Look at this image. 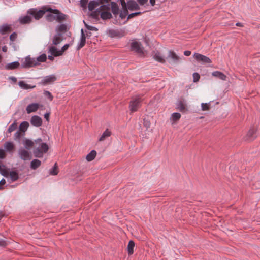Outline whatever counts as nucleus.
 <instances>
[{
	"label": "nucleus",
	"instance_id": "f257e3e1",
	"mask_svg": "<svg viewBox=\"0 0 260 260\" xmlns=\"http://www.w3.org/2000/svg\"><path fill=\"white\" fill-rule=\"evenodd\" d=\"M48 146L45 143H43L41 139L35 140V145L33 153L35 157L41 158L43 154L48 150Z\"/></svg>",
	"mask_w": 260,
	"mask_h": 260
},
{
	"label": "nucleus",
	"instance_id": "f03ea898",
	"mask_svg": "<svg viewBox=\"0 0 260 260\" xmlns=\"http://www.w3.org/2000/svg\"><path fill=\"white\" fill-rule=\"evenodd\" d=\"M46 11L51 13L50 14H47L46 16V19L49 21H52L56 20L58 22H60L66 19V15L61 13L57 9H52L50 8H47Z\"/></svg>",
	"mask_w": 260,
	"mask_h": 260
},
{
	"label": "nucleus",
	"instance_id": "7ed1b4c3",
	"mask_svg": "<svg viewBox=\"0 0 260 260\" xmlns=\"http://www.w3.org/2000/svg\"><path fill=\"white\" fill-rule=\"evenodd\" d=\"M142 99L139 95L136 96L132 99L129 102V108L132 113L137 111L141 106Z\"/></svg>",
	"mask_w": 260,
	"mask_h": 260
},
{
	"label": "nucleus",
	"instance_id": "20e7f679",
	"mask_svg": "<svg viewBox=\"0 0 260 260\" xmlns=\"http://www.w3.org/2000/svg\"><path fill=\"white\" fill-rule=\"evenodd\" d=\"M131 47L132 50L135 51L139 55L142 56L145 54V51L141 43L137 41H134L131 43Z\"/></svg>",
	"mask_w": 260,
	"mask_h": 260
},
{
	"label": "nucleus",
	"instance_id": "39448f33",
	"mask_svg": "<svg viewBox=\"0 0 260 260\" xmlns=\"http://www.w3.org/2000/svg\"><path fill=\"white\" fill-rule=\"evenodd\" d=\"M180 60V57L173 51L170 50L168 52L166 60L170 64H177Z\"/></svg>",
	"mask_w": 260,
	"mask_h": 260
},
{
	"label": "nucleus",
	"instance_id": "423d86ee",
	"mask_svg": "<svg viewBox=\"0 0 260 260\" xmlns=\"http://www.w3.org/2000/svg\"><path fill=\"white\" fill-rule=\"evenodd\" d=\"M69 47V44H65L62 47L61 50L58 51L55 47L51 46L49 48V52L54 56H59L62 55L63 53L68 49Z\"/></svg>",
	"mask_w": 260,
	"mask_h": 260
},
{
	"label": "nucleus",
	"instance_id": "0eeeda50",
	"mask_svg": "<svg viewBox=\"0 0 260 260\" xmlns=\"http://www.w3.org/2000/svg\"><path fill=\"white\" fill-rule=\"evenodd\" d=\"M109 10V7L106 5H102L100 6L99 11H103L101 13V17L103 20L110 19L112 17L111 13L108 11Z\"/></svg>",
	"mask_w": 260,
	"mask_h": 260
},
{
	"label": "nucleus",
	"instance_id": "6e6552de",
	"mask_svg": "<svg viewBox=\"0 0 260 260\" xmlns=\"http://www.w3.org/2000/svg\"><path fill=\"white\" fill-rule=\"evenodd\" d=\"M47 9V7H45L39 11H37L36 9H30L28 13L33 16L36 19L38 20L47 12L46 11Z\"/></svg>",
	"mask_w": 260,
	"mask_h": 260
},
{
	"label": "nucleus",
	"instance_id": "1a4fd4ad",
	"mask_svg": "<svg viewBox=\"0 0 260 260\" xmlns=\"http://www.w3.org/2000/svg\"><path fill=\"white\" fill-rule=\"evenodd\" d=\"M18 154L20 158L23 160H30L31 158L30 152L24 148H20L19 149Z\"/></svg>",
	"mask_w": 260,
	"mask_h": 260
},
{
	"label": "nucleus",
	"instance_id": "9d476101",
	"mask_svg": "<svg viewBox=\"0 0 260 260\" xmlns=\"http://www.w3.org/2000/svg\"><path fill=\"white\" fill-rule=\"evenodd\" d=\"M37 65V60L36 59V58H31L30 57H26L22 64V67L24 68H30Z\"/></svg>",
	"mask_w": 260,
	"mask_h": 260
},
{
	"label": "nucleus",
	"instance_id": "9b49d317",
	"mask_svg": "<svg viewBox=\"0 0 260 260\" xmlns=\"http://www.w3.org/2000/svg\"><path fill=\"white\" fill-rule=\"evenodd\" d=\"M193 57L197 61H201L203 63H210L211 62V60L209 57L199 53H194L193 55Z\"/></svg>",
	"mask_w": 260,
	"mask_h": 260
},
{
	"label": "nucleus",
	"instance_id": "f8f14e48",
	"mask_svg": "<svg viewBox=\"0 0 260 260\" xmlns=\"http://www.w3.org/2000/svg\"><path fill=\"white\" fill-rule=\"evenodd\" d=\"M30 123L34 126L38 127L42 124V119L37 115L33 116L30 119Z\"/></svg>",
	"mask_w": 260,
	"mask_h": 260
},
{
	"label": "nucleus",
	"instance_id": "ddd939ff",
	"mask_svg": "<svg viewBox=\"0 0 260 260\" xmlns=\"http://www.w3.org/2000/svg\"><path fill=\"white\" fill-rule=\"evenodd\" d=\"M56 80V77L53 75H49L46 76L42 81L41 83L43 85H46L48 84L52 83L55 81Z\"/></svg>",
	"mask_w": 260,
	"mask_h": 260
},
{
	"label": "nucleus",
	"instance_id": "4468645a",
	"mask_svg": "<svg viewBox=\"0 0 260 260\" xmlns=\"http://www.w3.org/2000/svg\"><path fill=\"white\" fill-rule=\"evenodd\" d=\"M109 0H100V2L96 1H91L88 4V8L89 10L92 11L96 7H98L100 4H103L104 3H108Z\"/></svg>",
	"mask_w": 260,
	"mask_h": 260
},
{
	"label": "nucleus",
	"instance_id": "2eb2a0df",
	"mask_svg": "<svg viewBox=\"0 0 260 260\" xmlns=\"http://www.w3.org/2000/svg\"><path fill=\"white\" fill-rule=\"evenodd\" d=\"M39 106L40 105L38 103H32L29 104L26 107V112L28 114L36 112L39 108Z\"/></svg>",
	"mask_w": 260,
	"mask_h": 260
},
{
	"label": "nucleus",
	"instance_id": "dca6fc26",
	"mask_svg": "<svg viewBox=\"0 0 260 260\" xmlns=\"http://www.w3.org/2000/svg\"><path fill=\"white\" fill-rule=\"evenodd\" d=\"M127 8L130 10H138L140 7L136 2L133 0L129 1L127 4Z\"/></svg>",
	"mask_w": 260,
	"mask_h": 260
},
{
	"label": "nucleus",
	"instance_id": "f3484780",
	"mask_svg": "<svg viewBox=\"0 0 260 260\" xmlns=\"http://www.w3.org/2000/svg\"><path fill=\"white\" fill-rule=\"evenodd\" d=\"M177 109L181 112L187 111V106L184 100H180L177 104Z\"/></svg>",
	"mask_w": 260,
	"mask_h": 260
},
{
	"label": "nucleus",
	"instance_id": "a211bd4d",
	"mask_svg": "<svg viewBox=\"0 0 260 260\" xmlns=\"http://www.w3.org/2000/svg\"><path fill=\"white\" fill-rule=\"evenodd\" d=\"M23 145L26 149L29 150L35 145V141L34 142L29 139H25L23 142Z\"/></svg>",
	"mask_w": 260,
	"mask_h": 260
},
{
	"label": "nucleus",
	"instance_id": "6ab92c4d",
	"mask_svg": "<svg viewBox=\"0 0 260 260\" xmlns=\"http://www.w3.org/2000/svg\"><path fill=\"white\" fill-rule=\"evenodd\" d=\"M153 58L155 60L161 63H165L166 59H165L161 53L158 51L154 52L153 55Z\"/></svg>",
	"mask_w": 260,
	"mask_h": 260
},
{
	"label": "nucleus",
	"instance_id": "aec40b11",
	"mask_svg": "<svg viewBox=\"0 0 260 260\" xmlns=\"http://www.w3.org/2000/svg\"><path fill=\"white\" fill-rule=\"evenodd\" d=\"M62 40V35L61 33L57 32L56 35H55L53 39L52 42L54 45H57L59 44L61 41Z\"/></svg>",
	"mask_w": 260,
	"mask_h": 260
},
{
	"label": "nucleus",
	"instance_id": "412c9836",
	"mask_svg": "<svg viewBox=\"0 0 260 260\" xmlns=\"http://www.w3.org/2000/svg\"><path fill=\"white\" fill-rule=\"evenodd\" d=\"M212 76L216 77L222 80L225 81L226 80V76L221 72L214 71L212 73Z\"/></svg>",
	"mask_w": 260,
	"mask_h": 260
},
{
	"label": "nucleus",
	"instance_id": "4be33fe9",
	"mask_svg": "<svg viewBox=\"0 0 260 260\" xmlns=\"http://www.w3.org/2000/svg\"><path fill=\"white\" fill-rule=\"evenodd\" d=\"M11 28L10 25L6 24L0 26V32L4 35L11 31Z\"/></svg>",
	"mask_w": 260,
	"mask_h": 260
},
{
	"label": "nucleus",
	"instance_id": "5701e85b",
	"mask_svg": "<svg viewBox=\"0 0 260 260\" xmlns=\"http://www.w3.org/2000/svg\"><path fill=\"white\" fill-rule=\"evenodd\" d=\"M19 86L22 89H33L36 86H31L30 85H29L28 84H26L24 81H20L18 82Z\"/></svg>",
	"mask_w": 260,
	"mask_h": 260
},
{
	"label": "nucleus",
	"instance_id": "b1692460",
	"mask_svg": "<svg viewBox=\"0 0 260 260\" xmlns=\"http://www.w3.org/2000/svg\"><path fill=\"white\" fill-rule=\"evenodd\" d=\"M81 37L80 40V42L78 46V49H81L82 48L85 44V41H86V37L84 33L83 30L81 29Z\"/></svg>",
	"mask_w": 260,
	"mask_h": 260
},
{
	"label": "nucleus",
	"instance_id": "393cba45",
	"mask_svg": "<svg viewBox=\"0 0 260 260\" xmlns=\"http://www.w3.org/2000/svg\"><path fill=\"white\" fill-rule=\"evenodd\" d=\"M181 118V114L179 113H173L172 114L170 120L173 122V124L178 121Z\"/></svg>",
	"mask_w": 260,
	"mask_h": 260
},
{
	"label": "nucleus",
	"instance_id": "a878e982",
	"mask_svg": "<svg viewBox=\"0 0 260 260\" xmlns=\"http://www.w3.org/2000/svg\"><path fill=\"white\" fill-rule=\"evenodd\" d=\"M4 148L7 151L11 152L14 150L15 146L12 142H7L4 144Z\"/></svg>",
	"mask_w": 260,
	"mask_h": 260
},
{
	"label": "nucleus",
	"instance_id": "bb28decb",
	"mask_svg": "<svg viewBox=\"0 0 260 260\" xmlns=\"http://www.w3.org/2000/svg\"><path fill=\"white\" fill-rule=\"evenodd\" d=\"M29 127V123L27 121L22 122L19 128V130L23 133H24Z\"/></svg>",
	"mask_w": 260,
	"mask_h": 260
},
{
	"label": "nucleus",
	"instance_id": "cd10ccee",
	"mask_svg": "<svg viewBox=\"0 0 260 260\" xmlns=\"http://www.w3.org/2000/svg\"><path fill=\"white\" fill-rule=\"evenodd\" d=\"M19 65L20 64L18 62L15 61L7 64L6 68L8 70H13L17 68Z\"/></svg>",
	"mask_w": 260,
	"mask_h": 260
},
{
	"label": "nucleus",
	"instance_id": "c85d7f7f",
	"mask_svg": "<svg viewBox=\"0 0 260 260\" xmlns=\"http://www.w3.org/2000/svg\"><path fill=\"white\" fill-rule=\"evenodd\" d=\"M41 162L38 159H34L30 164V167L32 169L35 170L40 166Z\"/></svg>",
	"mask_w": 260,
	"mask_h": 260
},
{
	"label": "nucleus",
	"instance_id": "c756f323",
	"mask_svg": "<svg viewBox=\"0 0 260 260\" xmlns=\"http://www.w3.org/2000/svg\"><path fill=\"white\" fill-rule=\"evenodd\" d=\"M135 247V243L133 241L131 240L127 245V250L129 255H131L134 252V248Z\"/></svg>",
	"mask_w": 260,
	"mask_h": 260
},
{
	"label": "nucleus",
	"instance_id": "7c9ffc66",
	"mask_svg": "<svg viewBox=\"0 0 260 260\" xmlns=\"http://www.w3.org/2000/svg\"><path fill=\"white\" fill-rule=\"evenodd\" d=\"M96 155V152L92 150L86 156V159L88 161H92L95 158Z\"/></svg>",
	"mask_w": 260,
	"mask_h": 260
},
{
	"label": "nucleus",
	"instance_id": "2f4dec72",
	"mask_svg": "<svg viewBox=\"0 0 260 260\" xmlns=\"http://www.w3.org/2000/svg\"><path fill=\"white\" fill-rule=\"evenodd\" d=\"M9 176L13 181H16L18 178V175L16 172L9 171V174L7 177Z\"/></svg>",
	"mask_w": 260,
	"mask_h": 260
},
{
	"label": "nucleus",
	"instance_id": "473e14b6",
	"mask_svg": "<svg viewBox=\"0 0 260 260\" xmlns=\"http://www.w3.org/2000/svg\"><path fill=\"white\" fill-rule=\"evenodd\" d=\"M111 132L108 129H106L104 132L102 136L99 139L100 141H104L106 138L109 137L111 135Z\"/></svg>",
	"mask_w": 260,
	"mask_h": 260
},
{
	"label": "nucleus",
	"instance_id": "72a5a7b5",
	"mask_svg": "<svg viewBox=\"0 0 260 260\" xmlns=\"http://www.w3.org/2000/svg\"><path fill=\"white\" fill-rule=\"evenodd\" d=\"M47 56L45 54H43L38 57L36 58V59L37 60L38 65L39 64L40 62H44L46 60Z\"/></svg>",
	"mask_w": 260,
	"mask_h": 260
},
{
	"label": "nucleus",
	"instance_id": "f704fd0d",
	"mask_svg": "<svg viewBox=\"0 0 260 260\" xmlns=\"http://www.w3.org/2000/svg\"><path fill=\"white\" fill-rule=\"evenodd\" d=\"M31 21V17L29 16H24L20 19V23L22 24H26L30 22Z\"/></svg>",
	"mask_w": 260,
	"mask_h": 260
},
{
	"label": "nucleus",
	"instance_id": "c9c22d12",
	"mask_svg": "<svg viewBox=\"0 0 260 260\" xmlns=\"http://www.w3.org/2000/svg\"><path fill=\"white\" fill-rule=\"evenodd\" d=\"M255 133V130L254 128L251 129L249 131L247 134V137L249 138V140L251 141L254 139L255 137L254 136Z\"/></svg>",
	"mask_w": 260,
	"mask_h": 260
},
{
	"label": "nucleus",
	"instance_id": "e433bc0d",
	"mask_svg": "<svg viewBox=\"0 0 260 260\" xmlns=\"http://www.w3.org/2000/svg\"><path fill=\"white\" fill-rule=\"evenodd\" d=\"M66 30H67L66 25L64 24H61L58 27V28L57 29V32H59V33L61 34V32H66Z\"/></svg>",
	"mask_w": 260,
	"mask_h": 260
},
{
	"label": "nucleus",
	"instance_id": "4c0bfd02",
	"mask_svg": "<svg viewBox=\"0 0 260 260\" xmlns=\"http://www.w3.org/2000/svg\"><path fill=\"white\" fill-rule=\"evenodd\" d=\"M17 127V123L16 121H14L9 127L8 132L11 133L15 131Z\"/></svg>",
	"mask_w": 260,
	"mask_h": 260
},
{
	"label": "nucleus",
	"instance_id": "58836bf2",
	"mask_svg": "<svg viewBox=\"0 0 260 260\" xmlns=\"http://www.w3.org/2000/svg\"><path fill=\"white\" fill-rule=\"evenodd\" d=\"M0 173L2 175L7 177L9 174V170L2 167V166L0 165Z\"/></svg>",
	"mask_w": 260,
	"mask_h": 260
},
{
	"label": "nucleus",
	"instance_id": "ea45409f",
	"mask_svg": "<svg viewBox=\"0 0 260 260\" xmlns=\"http://www.w3.org/2000/svg\"><path fill=\"white\" fill-rule=\"evenodd\" d=\"M50 173L52 175H56L58 174L57 166L56 163L55 164L54 167L51 169Z\"/></svg>",
	"mask_w": 260,
	"mask_h": 260
},
{
	"label": "nucleus",
	"instance_id": "a19ab883",
	"mask_svg": "<svg viewBox=\"0 0 260 260\" xmlns=\"http://www.w3.org/2000/svg\"><path fill=\"white\" fill-rule=\"evenodd\" d=\"M202 110L203 111H207L210 109L209 103H202L201 104Z\"/></svg>",
	"mask_w": 260,
	"mask_h": 260
},
{
	"label": "nucleus",
	"instance_id": "79ce46f5",
	"mask_svg": "<svg viewBox=\"0 0 260 260\" xmlns=\"http://www.w3.org/2000/svg\"><path fill=\"white\" fill-rule=\"evenodd\" d=\"M22 132L20 131L19 130L16 132L14 135L15 139H19L21 138L22 136Z\"/></svg>",
	"mask_w": 260,
	"mask_h": 260
},
{
	"label": "nucleus",
	"instance_id": "37998d69",
	"mask_svg": "<svg viewBox=\"0 0 260 260\" xmlns=\"http://www.w3.org/2000/svg\"><path fill=\"white\" fill-rule=\"evenodd\" d=\"M141 14V12H140L132 13L128 16L127 19H131L135 16L140 15Z\"/></svg>",
	"mask_w": 260,
	"mask_h": 260
},
{
	"label": "nucleus",
	"instance_id": "c03bdc74",
	"mask_svg": "<svg viewBox=\"0 0 260 260\" xmlns=\"http://www.w3.org/2000/svg\"><path fill=\"white\" fill-rule=\"evenodd\" d=\"M193 81L194 82H197L200 79V75L197 73H194L193 74Z\"/></svg>",
	"mask_w": 260,
	"mask_h": 260
},
{
	"label": "nucleus",
	"instance_id": "a18cd8bd",
	"mask_svg": "<svg viewBox=\"0 0 260 260\" xmlns=\"http://www.w3.org/2000/svg\"><path fill=\"white\" fill-rule=\"evenodd\" d=\"M44 94L49 99L50 101L53 100V97L49 91H45Z\"/></svg>",
	"mask_w": 260,
	"mask_h": 260
},
{
	"label": "nucleus",
	"instance_id": "49530a36",
	"mask_svg": "<svg viewBox=\"0 0 260 260\" xmlns=\"http://www.w3.org/2000/svg\"><path fill=\"white\" fill-rule=\"evenodd\" d=\"M120 3L122 5V8L125 10V12H127L126 5L124 0H120Z\"/></svg>",
	"mask_w": 260,
	"mask_h": 260
},
{
	"label": "nucleus",
	"instance_id": "de8ad7c7",
	"mask_svg": "<svg viewBox=\"0 0 260 260\" xmlns=\"http://www.w3.org/2000/svg\"><path fill=\"white\" fill-rule=\"evenodd\" d=\"M5 156L6 154L5 151L3 149H0V158L3 159L5 157Z\"/></svg>",
	"mask_w": 260,
	"mask_h": 260
},
{
	"label": "nucleus",
	"instance_id": "09e8293b",
	"mask_svg": "<svg viewBox=\"0 0 260 260\" xmlns=\"http://www.w3.org/2000/svg\"><path fill=\"white\" fill-rule=\"evenodd\" d=\"M86 27L88 29L90 30H94V31L98 30V29L96 27H93V26L86 25Z\"/></svg>",
	"mask_w": 260,
	"mask_h": 260
},
{
	"label": "nucleus",
	"instance_id": "8fccbe9b",
	"mask_svg": "<svg viewBox=\"0 0 260 260\" xmlns=\"http://www.w3.org/2000/svg\"><path fill=\"white\" fill-rule=\"evenodd\" d=\"M17 37V35L15 33L11 34L10 36V39L11 41H14Z\"/></svg>",
	"mask_w": 260,
	"mask_h": 260
},
{
	"label": "nucleus",
	"instance_id": "3c124183",
	"mask_svg": "<svg viewBox=\"0 0 260 260\" xmlns=\"http://www.w3.org/2000/svg\"><path fill=\"white\" fill-rule=\"evenodd\" d=\"M137 2L140 5L143 6L147 3L148 0H137Z\"/></svg>",
	"mask_w": 260,
	"mask_h": 260
},
{
	"label": "nucleus",
	"instance_id": "603ef678",
	"mask_svg": "<svg viewBox=\"0 0 260 260\" xmlns=\"http://www.w3.org/2000/svg\"><path fill=\"white\" fill-rule=\"evenodd\" d=\"M87 2H88V0H81L80 1V3L82 7H85L86 6Z\"/></svg>",
	"mask_w": 260,
	"mask_h": 260
},
{
	"label": "nucleus",
	"instance_id": "864d4df0",
	"mask_svg": "<svg viewBox=\"0 0 260 260\" xmlns=\"http://www.w3.org/2000/svg\"><path fill=\"white\" fill-rule=\"evenodd\" d=\"M6 242L3 239H0V246H5L6 245Z\"/></svg>",
	"mask_w": 260,
	"mask_h": 260
},
{
	"label": "nucleus",
	"instance_id": "5fc2aeb1",
	"mask_svg": "<svg viewBox=\"0 0 260 260\" xmlns=\"http://www.w3.org/2000/svg\"><path fill=\"white\" fill-rule=\"evenodd\" d=\"M184 55L186 56H189L191 55V51H185L184 52Z\"/></svg>",
	"mask_w": 260,
	"mask_h": 260
},
{
	"label": "nucleus",
	"instance_id": "6e6d98bb",
	"mask_svg": "<svg viewBox=\"0 0 260 260\" xmlns=\"http://www.w3.org/2000/svg\"><path fill=\"white\" fill-rule=\"evenodd\" d=\"M144 125L146 127H147L148 128V127H150V123L149 121L145 120L144 121Z\"/></svg>",
	"mask_w": 260,
	"mask_h": 260
},
{
	"label": "nucleus",
	"instance_id": "4d7b16f0",
	"mask_svg": "<svg viewBox=\"0 0 260 260\" xmlns=\"http://www.w3.org/2000/svg\"><path fill=\"white\" fill-rule=\"evenodd\" d=\"M9 79L12 80L14 82H17V78L15 77H10Z\"/></svg>",
	"mask_w": 260,
	"mask_h": 260
},
{
	"label": "nucleus",
	"instance_id": "13d9d810",
	"mask_svg": "<svg viewBox=\"0 0 260 260\" xmlns=\"http://www.w3.org/2000/svg\"><path fill=\"white\" fill-rule=\"evenodd\" d=\"M124 14H122V13H121V14H120V16L122 18H124V17H125V15H127V14L128 12H125V9H124Z\"/></svg>",
	"mask_w": 260,
	"mask_h": 260
},
{
	"label": "nucleus",
	"instance_id": "bf43d9fd",
	"mask_svg": "<svg viewBox=\"0 0 260 260\" xmlns=\"http://www.w3.org/2000/svg\"><path fill=\"white\" fill-rule=\"evenodd\" d=\"M5 183H6V181L4 179H3L0 181V185H4L5 184Z\"/></svg>",
	"mask_w": 260,
	"mask_h": 260
},
{
	"label": "nucleus",
	"instance_id": "052dcab7",
	"mask_svg": "<svg viewBox=\"0 0 260 260\" xmlns=\"http://www.w3.org/2000/svg\"><path fill=\"white\" fill-rule=\"evenodd\" d=\"M150 3L152 6L155 5V0H150Z\"/></svg>",
	"mask_w": 260,
	"mask_h": 260
},
{
	"label": "nucleus",
	"instance_id": "680f3d73",
	"mask_svg": "<svg viewBox=\"0 0 260 260\" xmlns=\"http://www.w3.org/2000/svg\"><path fill=\"white\" fill-rule=\"evenodd\" d=\"M44 117L45 118V119H46L47 120H48V119H49V113H46V114L44 115Z\"/></svg>",
	"mask_w": 260,
	"mask_h": 260
},
{
	"label": "nucleus",
	"instance_id": "e2e57ef3",
	"mask_svg": "<svg viewBox=\"0 0 260 260\" xmlns=\"http://www.w3.org/2000/svg\"><path fill=\"white\" fill-rule=\"evenodd\" d=\"M2 50L3 52H7V47L6 46H4L2 47Z\"/></svg>",
	"mask_w": 260,
	"mask_h": 260
},
{
	"label": "nucleus",
	"instance_id": "0e129e2a",
	"mask_svg": "<svg viewBox=\"0 0 260 260\" xmlns=\"http://www.w3.org/2000/svg\"><path fill=\"white\" fill-rule=\"evenodd\" d=\"M53 56H54V55H52V54H51V55H49L48 59L50 60H53L54 59V57Z\"/></svg>",
	"mask_w": 260,
	"mask_h": 260
},
{
	"label": "nucleus",
	"instance_id": "69168bd1",
	"mask_svg": "<svg viewBox=\"0 0 260 260\" xmlns=\"http://www.w3.org/2000/svg\"><path fill=\"white\" fill-rule=\"evenodd\" d=\"M236 26H242V25L240 23H236Z\"/></svg>",
	"mask_w": 260,
	"mask_h": 260
},
{
	"label": "nucleus",
	"instance_id": "338daca9",
	"mask_svg": "<svg viewBox=\"0 0 260 260\" xmlns=\"http://www.w3.org/2000/svg\"><path fill=\"white\" fill-rule=\"evenodd\" d=\"M1 60H2V56L0 55V62H1Z\"/></svg>",
	"mask_w": 260,
	"mask_h": 260
}]
</instances>
